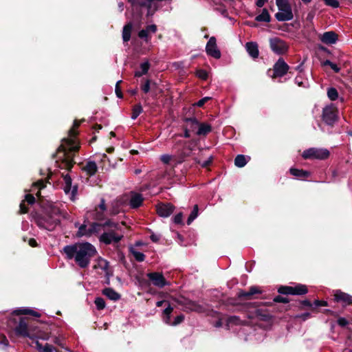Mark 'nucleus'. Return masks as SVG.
Wrapping results in <instances>:
<instances>
[{"mask_svg":"<svg viewBox=\"0 0 352 352\" xmlns=\"http://www.w3.org/2000/svg\"><path fill=\"white\" fill-rule=\"evenodd\" d=\"M67 258H74L76 263L81 268L88 267L91 258L97 254L96 248L88 242L76 243L74 245H66L63 248Z\"/></svg>","mask_w":352,"mask_h":352,"instance_id":"obj_1","label":"nucleus"},{"mask_svg":"<svg viewBox=\"0 0 352 352\" xmlns=\"http://www.w3.org/2000/svg\"><path fill=\"white\" fill-rule=\"evenodd\" d=\"M79 126L78 121H74L73 128L69 131V138L63 140L62 144L59 146L58 154L63 153L64 157L63 164L67 169H70L73 164V156L71 153L77 151L79 146L76 143L75 137L77 132L75 129Z\"/></svg>","mask_w":352,"mask_h":352,"instance_id":"obj_2","label":"nucleus"},{"mask_svg":"<svg viewBox=\"0 0 352 352\" xmlns=\"http://www.w3.org/2000/svg\"><path fill=\"white\" fill-rule=\"evenodd\" d=\"M66 213L63 212L58 208H54L52 209L50 214L38 217L36 219V223L40 228L52 231L60 223V217L66 218Z\"/></svg>","mask_w":352,"mask_h":352,"instance_id":"obj_3","label":"nucleus"},{"mask_svg":"<svg viewBox=\"0 0 352 352\" xmlns=\"http://www.w3.org/2000/svg\"><path fill=\"white\" fill-rule=\"evenodd\" d=\"M278 12L275 14L276 19L279 21H287L293 19L291 6L287 0H276Z\"/></svg>","mask_w":352,"mask_h":352,"instance_id":"obj_4","label":"nucleus"},{"mask_svg":"<svg viewBox=\"0 0 352 352\" xmlns=\"http://www.w3.org/2000/svg\"><path fill=\"white\" fill-rule=\"evenodd\" d=\"M131 3L133 10L137 12H141L142 9L146 8L147 9V15L152 16L157 10V6L154 1L151 0H128Z\"/></svg>","mask_w":352,"mask_h":352,"instance_id":"obj_5","label":"nucleus"},{"mask_svg":"<svg viewBox=\"0 0 352 352\" xmlns=\"http://www.w3.org/2000/svg\"><path fill=\"white\" fill-rule=\"evenodd\" d=\"M329 156V151L326 148H310L303 151L302 157L309 160H325Z\"/></svg>","mask_w":352,"mask_h":352,"instance_id":"obj_6","label":"nucleus"},{"mask_svg":"<svg viewBox=\"0 0 352 352\" xmlns=\"http://www.w3.org/2000/svg\"><path fill=\"white\" fill-rule=\"evenodd\" d=\"M338 109L334 104L326 106L322 110V120L328 125L332 126L338 120Z\"/></svg>","mask_w":352,"mask_h":352,"instance_id":"obj_7","label":"nucleus"},{"mask_svg":"<svg viewBox=\"0 0 352 352\" xmlns=\"http://www.w3.org/2000/svg\"><path fill=\"white\" fill-rule=\"evenodd\" d=\"M196 145L193 143H189L184 146L181 152L179 153L177 159L175 160V165L182 164L188 157H192L195 155Z\"/></svg>","mask_w":352,"mask_h":352,"instance_id":"obj_8","label":"nucleus"},{"mask_svg":"<svg viewBox=\"0 0 352 352\" xmlns=\"http://www.w3.org/2000/svg\"><path fill=\"white\" fill-rule=\"evenodd\" d=\"M270 46L273 52L279 55L285 54L289 47L285 41L277 37L270 39Z\"/></svg>","mask_w":352,"mask_h":352,"instance_id":"obj_9","label":"nucleus"},{"mask_svg":"<svg viewBox=\"0 0 352 352\" xmlns=\"http://www.w3.org/2000/svg\"><path fill=\"white\" fill-rule=\"evenodd\" d=\"M278 292L282 294L291 295H302L307 293V289L304 285H296L292 286H281L278 288Z\"/></svg>","mask_w":352,"mask_h":352,"instance_id":"obj_10","label":"nucleus"},{"mask_svg":"<svg viewBox=\"0 0 352 352\" xmlns=\"http://www.w3.org/2000/svg\"><path fill=\"white\" fill-rule=\"evenodd\" d=\"M122 234H118L114 230L104 232L99 237V241L106 245L117 243L122 239Z\"/></svg>","mask_w":352,"mask_h":352,"instance_id":"obj_11","label":"nucleus"},{"mask_svg":"<svg viewBox=\"0 0 352 352\" xmlns=\"http://www.w3.org/2000/svg\"><path fill=\"white\" fill-rule=\"evenodd\" d=\"M147 277L153 285L159 288H162L166 285H169V282L165 279L162 273L151 272L147 274Z\"/></svg>","mask_w":352,"mask_h":352,"instance_id":"obj_12","label":"nucleus"},{"mask_svg":"<svg viewBox=\"0 0 352 352\" xmlns=\"http://www.w3.org/2000/svg\"><path fill=\"white\" fill-rule=\"evenodd\" d=\"M206 51L208 55L214 58H219L221 57V52L217 48L216 43V38L214 36L210 38L206 46Z\"/></svg>","mask_w":352,"mask_h":352,"instance_id":"obj_13","label":"nucleus"},{"mask_svg":"<svg viewBox=\"0 0 352 352\" xmlns=\"http://www.w3.org/2000/svg\"><path fill=\"white\" fill-rule=\"evenodd\" d=\"M186 122H190L192 124H195L198 126L197 134L199 135H205L212 130V127L210 124L206 123H200L195 118H188L186 120Z\"/></svg>","mask_w":352,"mask_h":352,"instance_id":"obj_14","label":"nucleus"},{"mask_svg":"<svg viewBox=\"0 0 352 352\" xmlns=\"http://www.w3.org/2000/svg\"><path fill=\"white\" fill-rule=\"evenodd\" d=\"M288 65L281 58H280L274 66V76L273 77H282L288 71Z\"/></svg>","mask_w":352,"mask_h":352,"instance_id":"obj_15","label":"nucleus"},{"mask_svg":"<svg viewBox=\"0 0 352 352\" xmlns=\"http://www.w3.org/2000/svg\"><path fill=\"white\" fill-rule=\"evenodd\" d=\"M65 186L64 191L66 194L69 195L71 199L74 200L77 192V187L72 188V179L67 175L64 177Z\"/></svg>","mask_w":352,"mask_h":352,"instance_id":"obj_16","label":"nucleus"},{"mask_svg":"<svg viewBox=\"0 0 352 352\" xmlns=\"http://www.w3.org/2000/svg\"><path fill=\"white\" fill-rule=\"evenodd\" d=\"M334 298L336 301L342 302L344 306L352 304V296L341 291L338 290L335 292Z\"/></svg>","mask_w":352,"mask_h":352,"instance_id":"obj_17","label":"nucleus"},{"mask_svg":"<svg viewBox=\"0 0 352 352\" xmlns=\"http://www.w3.org/2000/svg\"><path fill=\"white\" fill-rule=\"evenodd\" d=\"M174 206L170 204H160L157 207V214L162 217H169L173 212Z\"/></svg>","mask_w":352,"mask_h":352,"instance_id":"obj_18","label":"nucleus"},{"mask_svg":"<svg viewBox=\"0 0 352 352\" xmlns=\"http://www.w3.org/2000/svg\"><path fill=\"white\" fill-rule=\"evenodd\" d=\"M15 333L19 336L31 338L28 324L23 319L20 320L18 325L15 328Z\"/></svg>","mask_w":352,"mask_h":352,"instance_id":"obj_19","label":"nucleus"},{"mask_svg":"<svg viewBox=\"0 0 352 352\" xmlns=\"http://www.w3.org/2000/svg\"><path fill=\"white\" fill-rule=\"evenodd\" d=\"M320 38L322 43L327 45H331L336 43L338 40V36L334 32L330 31L322 34Z\"/></svg>","mask_w":352,"mask_h":352,"instance_id":"obj_20","label":"nucleus"},{"mask_svg":"<svg viewBox=\"0 0 352 352\" xmlns=\"http://www.w3.org/2000/svg\"><path fill=\"white\" fill-rule=\"evenodd\" d=\"M106 210L105 201L101 199L100 203L93 213L94 218L96 220H102L104 218V212Z\"/></svg>","mask_w":352,"mask_h":352,"instance_id":"obj_21","label":"nucleus"},{"mask_svg":"<svg viewBox=\"0 0 352 352\" xmlns=\"http://www.w3.org/2000/svg\"><path fill=\"white\" fill-rule=\"evenodd\" d=\"M248 54L253 58H258L259 55L258 45L254 42H248L245 45Z\"/></svg>","mask_w":352,"mask_h":352,"instance_id":"obj_22","label":"nucleus"},{"mask_svg":"<svg viewBox=\"0 0 352 352\" xmlns=\"http://www.w3.org/2000/svg\"><path fill=\"white\" fill-rule=\"evenodd\" d=\"M143 200L142 195L133 192L129 201L130 206L133 208H137L142 205Z\"/></svg>","mask_w":352,"mask_h":352,"instance_id":"obj_23","label":"nucleus"},{"mask_svg":"<svg viewBox=\"0 0 352 352\" xmlns=\"http://www.w3.org/2000/svg\"><path fill=\"white\" fill-rule=\"evenodd\" d=\"M157 31V26L155 25H149L146 29L142 30L138 36L141 38L145 39L146 41H148V35L150 33L154 34Z\"/></svg>","mask_w":352,"mask_h":352,"instance_id":"obj_24","label":"nucleus"},{"mask_svg":"<svg viewBox=\"0 0 352 352\" xmlns=\"http://www.w3.org/2000/svg\"><path fill=\"white\" fill-rule=\"evenodd\" d=\"M102 294L107 296L109 299L114 301L118 300L121 297L118 292L110 287L104 289L102 290Z\"/></svg>","mask_w":352,"mask_h":352,"instance_id":"obj_25","label":"nucleus"},{"mask_svg":"<svg viewBox=\"0 0 352 352\" xmlns=\"http://www.w3.org/2000/svg\"><path fill=\"white\" fill-rule=\"evenodd\" d=\"M82 169L87 173V175L92 176L97 172L98 166L95 162L89 161L86 164Z\"/></svg>","mask_w":352,"mask_h":352,"instance_id":"obj_26","label":"nucleus"},{"mask_svg":"<svg viewBox=\"0 0 352 352\" xmlns=\"http://www.w3.org/2000/svg\"><path fill=\"white\" fill-rule=\"evenodd\" d=\"M289 171L293 176L298 178H306L310 175V173L309 171L304 170L302 169L292 168H290Z\"/></svg>","mask_w":352,"mask_h":352,"instance_id":"obj_27","label":"nucleus"},{"mask_svg":"<svg viewBox=\"0 0 352 352\" xmlns=\"http://www.w3.org/2000/svg\"><path fill=\"white\" fill-rule=\"evenodd\" d=\"M131 30H132V23H129L124 26L123 31H122V38L124 42H127L130 40Z\"/></svg>","mask_w":352,"mask_h":352,"instance_id":"obj_28","label":"nucleus"},{"mask_svg":"<svg viewBox=\"0 0 352 352\" xmlns=\"http://www.w3.org/2000/svg\"><path fill=\"white\" fill-rule=\"evenodd\" d=\"M173 308L168 305V307L163 311V321L169 325H171L170 314L173 312Z\"/></svg>","mask_w":352,"mask_h":352,"instance_id":"obj_29","label":"nucleus"},{"mask_svg":"<svg viewBox=\"0 0 352 352\" xmlns=\"http://www.w3.org/2000/svg\"><path fill=\"white\" fill-rule=\"evenodd\" d=\"M104 226H103V223H93L89 227V233H91V236L95 234H98L102 230H104Z\"/></svg>","mask_w":352,"mask_h":352,"instance_id":"obj_30","label":"nucleus"},{"mask_svg":"<svg viewBox=\"0 0 352 352\" xmlns=\"http://www.w3.org/2000/svg\"><path fill=\"white\" fill-rule=\"evenodd\" d=\"M150 68V64L148 61L144 62L140 65V71H137L135 73V76L140 77L146 74Z\"/></svg>","mask_w":352,"mask_h":352,"instance_id":"obj_31","label":"nucleus"},{"mask_svg":"<svg viewBox=\"0 0 352 352\" xmlns=\"http://www.w3.org/2000/svg\"><path fill=\"white\" fill-rule=\"evenodd\" d=\"M255 19L259 22H269L270 21V16L267 10L264 8L262 12L256 16Z\"/></svg>","mask_w":352,"mask_h":352,"instance_id":"obj_32","label":"nucleus"},{"mask_svg":"<svg viewBox=\"0 0 352 352\" xmlns=\"http://www.w3.org/2000/svg\"><path fill=\"white\" fill-rule=\"evenodd\" d=\"M76 236L78 237L82 236H91V233H89V228H87L86 225L82 224L78 226V230L76 233Z\"/></svg>","mask_w":352,"mask_h":352,"instance_id":"obj_33","label":"nucleus"},{"mask_svg":"<svg viewBox=\"0 0 352 352\" xmlns=\"http://www.w3.org/2000/svg\"><path fill=\"white\" fill-rule=\"evenodd\" d=\"M248 160L243 155H238L234 160V164L239 168H242L246 165Z\"/></svg>","mask_w":352,"mask_h":352,"instance_id":"obj_34","label":"nucleus"},{"mask_svg":"<svg viewBox=\"0 0 352 352\" xmlns=\"http://www.w3.org/2000/svg\"><path fill=\"white\" fill-rule=\"evenodd\" d=\"M261 293V291L256 287H252L249 292H243L239 294L240 297L249 298L250 296Z\"/></svg>","mask_w":352,"mask_h":352,"instance_id":"obj_35","label":"nucleus"},{"mask_svg":"<svg viewBox=\"0 0 352 352\" xmlns=\"http://www.w3.org/2000/svg\"><path fill=\"white\" fill-rule=\"evenodd\" d=\"M95 267L100 268L106 272L109 268V262L104 258H99L97 261V265L95 266Z\"/></svg>","mask_w":352,"mask_h":352,"instance_id":"obj_36","label":"nucleus"},{"mask_svg":"<svg viewBox=\"0 0 352 352\" xmlns=\"http://www.w3.org/2000/svg\"><path fill=\"white\" fill-rule=\"evenodd\" d=\"M198 210H199L198 206L195 205L191 213L190 214V215L187 219L188 225H190L197 217Z\"/></svg>","mask_w":352,"mask_h":352,"instance_id":"obj_37","label":"nucleus"},{"mask_svg":"<svg viewBox=\"0 0 352 352\" xmlns=\"http://www.w3.org/2000/svg\"><path fill=\"white\" fill-rule=\"evenodd\" d=\"M15 312L17 314H30L36 317H39L40 314H38L36 311H33L30 309L25 308V309H20L18 310H16Z\"/></svg>","mask_w":352,"mask_h":352,"instance_id":"obj_38","label":"nucleus"},{"mask_svg":"<svg viewBox=\"0 0 352 352\" xmlns=\"http://www.w3.org/2000/svg\"><path fill=\"white\" fill-rule=\"evenodd\" d=\"M327 96L331 100H336L338 98V92L334 87H330L327 89Z\"/></svg>","mask_w":352,"mask_h":352,"instance_id":"obj_39","label":"nucleus"},{"mask_svg":"<svg viewBox=\"0 0 352 352\" xmlns=\"http://www.w3.org/2000/svg\"><path fill=\"white\" fill-rule=\"evenodd\" d=\"M193 160L196 164H200L202 167H207L212 162V157H210L208 160L201 162L200 160V155H199L198 157H194Z\"/></svg>","mask_w":352,"mask_h":352,"instance_id":"obj_40","label":"nucleus"},{"mask_svg":"<svg viewBox=\"0 0 352 352\" xmlns=\"http://www.w3.org/2000/svg\"><path fill=\"white\" fill-rule=\"evenodd\" d=\"M131 252L132 253V254L134 256V258H135V260L139 262L143 261L145 258V255L143 253H142L139 251H137V250H134L133 248L131 249Z\"/></svg>","mask_w":352,"mask_h":352,"instance_id":"obj_41","label":"nucleus"},{"mask_svg":"<svg viewBox=\"0 0 352 352\" xmlns=\"http://www.w3.org/2000/svg\"><path fill=\"white\" fill-rule=\"evenodd\" d=\"M142 107L140 104L135 105L133 109L131 119L135 120L139 116V115L142 112Z\"/></svg>","mask_w":352,"mask_h":352,"instance_id":"obj_42","label":"nucleus"},{"mask_svg":"<svg viewBox=\"0 0 352 352\" xmlns=\"http://www.w3.org/2000/svg\"><path fill=\"white\" fill-rule=\"evenodd\" d=\"M103 226H104V228L106 227H109L111 228V230H118L120 229L119 224L112 221L111 220H108L106 222H104L103 223Z\"/></svg>","mask_w":352,"mask_h":352,"instance_id":"obj_43","label":"nucleus"},{"mask_svg":"<svg viewBox=\"0 0 352 352\" xmlns=\"http://www.w3.org/2000/svg\"><path fill=\"white\" fill-rule=\"evenodd\" d=\"M95 305L98 309L101 310L105 307V302L102 298L98 297L95 299Z\"/></svg>","mask_w":352,"mask_h":352,"instance_id":"obj_44","label":"nucleus"},{"mask_svg":"<svg viewBox=\"0 0 352 352\" xmlns=\"http://www.w3.org/2000/svg\"><path fill=\"white\" fill-rule=\"evenodd\" d=\"M177 158H175V159H173V157L170 155H168V154H164V155H162L161 157H160V160L161 161L164 163V164H168L171 160H173V162H175V160H177ZM174 166H176L175 165V163H174Z\"/></svg>","mask_w":352,"mask_h":352,"instance_id":"obj_45","label":"nucleus"},{"mask_svg":"<svg viewBox=\"0 0 352 352\" xmlns=\"http://www.w3.org/2000/svg\"><path fill=\"white\" fill-rule=\"evenodd\" d=\"M227 323L228 327L232 324H240V320L236 316H231L228 318Z\"/></svg>","mask_w":352,"mask_h":352,"instance_id":"obj_46","label":"nucleus"},{"mask_svg":"<svg viewBox=\"0 0 352 352\" xmlns=\"http://www.w3.org/2000/svg\"><path fill=\"white\" fill-rule=\"evenodd\" d=\"M327 6H331L334 8H337L340 6V3L338 0H323Z\"/></svg>","mask_w":352,"mask_h":352,"instance_id":"obj_47","label":"nucleus"},{"mask_svg":"<svg viewBox=\"0 0 352 352\" xmlns=\"http://www.w3.org/2000/svg\"><path fill=\"white\" fill-rule=\"evenodd\" d=\"M184 320V316L183 314H180L175 318L174 321L172 322L171 325L176 326L182 322Z\"/></svg>","mask_w":352,"mask_h":352,"instance_id":"obj_48","label":"nucleus"},{"mask_svg":"<svg viewBox=\"0 0 352 352\" xmlns=\"http://www.w3.org/2000/svg\"><path fill=\"white\" fill-rule=\"evenodd\" d=\"M197 76L202 80H206L208 78V73L204 69H199L197 71Z\"/></svg>","mask_w":352,"mask_h":352,"instance_id":"obj_49","label":"nucleus"},{"mask_svg":"<svg viewBox=\"0 0 352 352\" xmlns=\"http://www.w3.org/2000/svg\"><path fill=\"white\" fill-rule=\"evenodd\" d=\"M183 214L182 212L178 213L174 217L173 221L175 223L182 224L183 222Z\"/></svg>","mask_w":352,"mask_h":352,"instance_id":"obj_50","label":"nucleus"},{"mask_svg":"<svg viewBox=\"0 0 352 352\" xmlns=\"http://www.w3.org/2000/svg\"><path fill=\"white\" fill-rule=\"evenodd\" d=\"M337 322L338 325L340 327H345L349 324V321L347 320L345 318H339Z\"/></svg>","mask_w":352,"mask_h":352,"instance_id":"obj_51","label":"nucleus"},{"mask_svg":"<svg viewBox=\"0 0 352 352\" xmlns=\"http://www.w3.org/2000/svg\"><path fill=\"white\" fill-rule=\"evenodd\" d=\"M274 302L287 303L289 302L288 299L281 296H277L274 299Z\"/></svg>","mask_w":352,"mask_h":352,"instance_id":"obj_52","label":"nucleus"},{"mask_svg":"<svg viewBox=\"0 0 352 352\" xmlns=\"http://www.w3.org/2000/svg\"><path fill=\"white\" fill-rule=\"evenodd\" d=\"M210 99V97H204L203 98H201V100H199L196 104L195 105L197 106V107H202L206 102H208L209 100Z\"/></svg>","mask_w":352,"mask_h":352,"instance_id":"obj_53","label":"nucleus"},{"mask_svg":"<svg viewBox=\"0 0 352 352\" xmlns=\"http://www.w3.org/2000/svg\"><path fill=\"white\" fill-rule=\"evenodd\" d=\"M121 82V80H118L117 82H116V94L117 95V96L118 98H122V92L120 91V87H119V85L120 83Z\"/></svg>","mask_w":352,"mask_h":352,"instance_id":"obj_54","label":"nucleus"},{"mask_svg":"<svg viewBox=\"0 0 352 352\" xmlns=\"http://www.w3.org/2000/svg\"><path fill=\"white\" fill-rule=\"evenodd\" d=\"M25 201L29 204H33L35 201V198L33 195H25Z\"/></svg>","mask_w":352,"mask_h":352,"instance_id":"obj_55","label":"nucleus"},{"mask_svg":"<svg viewBox=\"0 0 352 352\" xmlns=\"http://www.w3.org/2000/svg\"><path fill=\"white\" fill-rule=\"evenodd\" d=\"M142 89L144 93H148L150 90V81L148 80L144 85H142Z\"/></svg>","mask_w":352,"mask_h":352,"instance_id":"obj_56","label":"nucleus"},{"mask_svg":"<svg viewBox=\"0 0 352 352\" xmlns=\"http://www.w3.org/2000/svg\"><path fill=\"white\" fill-rule=\"evenodd\" d=\"M54 350V348L49 344H45V345L43 346V352H53Z\"/></svg>","mask_w":352,"mask_h":352,"instance_id":"obj_57","label":"nucleus"},{"mask_svg":"<svg viewBox=\"0 0 352 352\" xmlns=\"http://www.w3.org/2000/svg\"><path fill=\"white\" fill-rule=\"evenodd\" d=\"M34 186L41 189L45 187V184L42 180H39L37 182L34 184Z\"/></svg>","mask_w":352,"mask_h":352,"instance_id":"obj_58","label":"nucleus"},{"mask_svg":"<svg viewBox=\"0 0 352 352\" xmlns=\"http://www.w3.org/2000/svg\"><path fill=\"white\" fill-rule=\"evenodd\" d=\"M20 211L21 213H26L28 212V208L25 207L24 201H22L20 204Z\"/></svg>","mask_w":352,"mask_h":352,"instance_id":"obj_59","label":"nucleus"},{"mask_svg":"<svg viewBox=\"0 0 352 352\" xmlns=\"http://www.w3.org/2000/svg\"><path fill=\"white\" fill-rule=\"evenodd\" d=\"M267 1H268V0H257V1H256V5L258 7L261 8V7H263V6L265 5V3L266 2H267Z\"/></svg>","mask_w":352,"mask_h":352,"instance_id":"obj_60","label":"nucleus"},{"mask_svg":"<svg viewBox=\"0 0 352 352\" xmlns=\"http://www.w3.org/2000/svg\"><path fill=\"white\" fill-rule=\"evenodd\" d=\"M314 304L316 306H327V302L326 301L315 300Z\"/></svg>","mask_w":352,"mask_h":352,"instance_id":"obj_61","label":"nucleus"},{"mask_svg":"<svg viewBox=\"0 0 352 352\" xmlns=\"http://www.w3.org/2000/svg\"><path fill=\"white\" fill-rule=\"evenodd\" d=\"M331 68L336 73L339 72L340 69V67L335 63H332L330 65Z\"/></svg>","mask_w":352,"mask_h":352,"instance_id":"obj_62","label":"nucleus"},{"mask_svg":"<svg viewBox=\"0 0 352 352\" xmlns=\"http://www.w3.org/2000/svg\"><path fill=\"white\" fill-rule=\"evenodd\" d=\"M35 344H36V348L37 349V350L41 352H43V346L41 345V344L38 340H36L35 342Z\"/></svg>","mask_w":352,"mask_h":352,"instance_id":"obj_63","label":"nucleus"},{"mask_svg":"<svg viewBox=\"0 0 352 352\" xmlns=\"http://www.w3.org/2000/svg\"><path fill=\"white\" fill-rule=\"evenodd\" d=\"M28 243H29V245L32 247H36L37 245V243H36V240L34 239H30L29 240Z\"/></svg>","mask_w":352,"mask_h":352,"instance_id":"obj_64","label":"nucleus"}]
</instances>
